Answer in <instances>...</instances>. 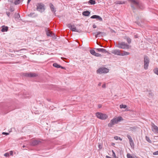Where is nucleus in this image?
Returning a JSON list of instances; mask_svg holds the SVG:
<instances>
[{
    "label": "nucleus",
    "mask_w": 158,
    "mask_h": 158,
    "mask_svg": "<svg viewBox=\"0 0 158 158\" xmlns=\"http://www.w3.org/2000/svg\"><path fill=\"white\" fill-rule=\"evenodd\" d=\"M116 46L119 48L123 49H128L129 48V45L124 42L118 43L117 44Z\"/></svg>",
    "instance_id": "nucleus-3"
},
{
    "label": "nucleus",
    "mask_w": 158,
    "mask_h": 158,
    "mask_svg": "<svg viewBox=\"0 0 158 158\" xmlns=\"http://www.w3.org/2000/svg\"><path fill=\"white\" fill-rule=\"evenodd\" d=\"M112 152L113 153L112 156L114 157V158H118V157H116V156L115 155V152L113 150H112Z\"/></svg>",
    "instance_id": "nucleus-33"
},
{
    "label": "nucleus",
    "mask_w": 158,
    "mask_h": 158,
    "mask_svg": "<svg viewBox=\"0 0 158 158\" xmlns=\"http://www.w3.org/2000/svg\"><path fill=\"white\" fill-rule=\"evenodd\" d=\"M23 75L26 77H34L37 76V75L35 73H23Z\"/></svg>",
    "instance_id": "nucleus-9"
},
{
    "label": "nucleus",
    "mask_w": 158,
    "mask_h": 158,
    "mask_svg": "<svg viewBox=\"0 0 158 158\" xmlns=\"http://www.w3.org/2000/svg\"><path fill=\"white\" fill-rule=\"evenodd\" d=\"M14 0H8V2L11 3H13Z\"/></svg>",
    "instance_id": "nucleus-44"
},
{
    "label": "nucleus",
    "mask_w": 158,
    "mask_h": 158,
    "mask_svg": "<svg viewBox=\"0 0 158 158\" xmlns=\"http://www.w3.org/2000/svg\"><path fill=\"white\" fill-rule=\"evenodd\" d=\"M96 114L98 118L102 120L105 119L108 117V116L106 114L100 112H97Z\"/></svg>",
    "instance_id": "nucleus-5"
},
{
    "label": "nucleus",
    "mask_w": 158,
    "mask_h": 158,
    "mask_svg": "<svg viewBox=\"0 0 158 158\" xmlns=\"http://www.w3.org/2000/svg\"><path fill=\"white\" fill-rule=\"evenodd\" d=\"M53 66L54 67L57 68H60V65H59L57 63H53Z\"/></svg>",
    "instance_id": "nucleus-22"
},
{
    "label": "nucleus",
    "mask_w": 158,
    "mask_h": 158,
    "mask_svg": "<svg viewBox=\"0 0 158 158\" xmlns=\"http://www.w3.org/2000/svg\"><path fill=\"white\" fill-rule=\"evenodd\" d=\"M112 54L118 56H121V51L118 49H114L111 51Z\"/></svg>",
    "instance_id": "nucleus-12"
},
{
    "label": "nucleus",
    "mask_w": 158,
    "mask_h": 158,
    "mask_svg": "<svg viewBox=\"0 0 158 158\" xmlns=\"http://www.w3.org/2000/svg\"><path fill=\"white\" fill-rule=\"evenodd\" d=\"M23 148H25V146H24V145H23Z\"/></svg>",
    "instance_id": "nucleus-55"
},
{
    "label": "nucleus",
    "mask_w": 158,
    "mask_h": 158,
    "mask_svg": "<svg viewBox=\"0 0 158 158\" xmlns=\"http://www.w3.org/2000/svg\"><path fill=\"white\" fill-rule=\"evenodd\" d=\"M101 82H99V83L98 84V86H101Z\"/></svg>",
    "instance_id": "nucleus-50"
},
{
    "label": "nucleus",
    "mask_w": 158,
    "mask_h": 158,
    "mask_svg": "<svg viewBox=\"0 0 158 158\" xmlns=\"http://www.w3.org/2000/svg\"><path fill=\"white\" fill-rule=\"evenodd\" d=\"M93 28H95L96 27V26L95 24H94L93 25Z\"/></svg>",
    "instance_id": "nucleus-47"
},
{
    "label": "nucleus",
    "mask_w": 158,
    "mask_h": 158,
    "mask_svg": "<svg viewBox=\"0 0 158 158\" xmlns=\"http://www.w3.org/2000/svg\"><path fill=\"white\" fill-rule=\"evenodd\" d=\"M118 138L119 137L117 136H115L114 137V139L116 140H118Z\"/></svg>",
    "instance_id": "nucleus-40"
},
{
    "label": "nucleus",
    "mask_w": 158,
    "mask_h": 158,
    "mask_svg": "<svg viewBox=\"0 0 158 158\" xmlns=\"http://www.w3.org/2000/svg\"><path fill=\"white\" fill-rule=\"evenodd\" d=\"M67 25V27L72 31L79 32V31L77 29L76 27L74 25H72L70 23H69Z\"/></svg>",
    "instance_id": "nucleus-8"
},
{
    "label": "nucleus",
    "mask_w": 158,
    "mask_h": 158,
    "mask_svg": "<svg viewBox=\"0 0 158 158\" xmlns=\"http://www.w3.org/2000/svg\"><path fill=\"white\" fill-rule=\"evenodd\" d=\"M122 52H121V56H124L128 55L130 54V53L126 52L125 51H122Z\"/></svg>",
    "instance_id": "nucleus-20"
},
{
    "label": "nucleus",
    "mask_w": 158,
    "mask_h": 158,
    "mask_svg": "<svg viewBox=\"0 0 158 158\" xmlns=\"http://www.w3.org/2000/svg\"><path fill=\"white\" fill-rule=\"evenodd\" d=\"M106 33L103 32L98 31L97 32V34L95 35V37L96 38H97L98 36H103L106 35Z\"/></svg>",
    "instance_id": "nucleus-13"
},
{
    "label": "nucleus",
    "mask_w": 158,
    "mask_h": 158,
    "mask_svg": "<svg viewBox=\"0 0 158 158\" xmlns=\"http://www.w3.org/2000/svg\"><path fill=\"white\" fill-rule=\"evenodd\" d=\"M49 6L51 10V11L54 13V15H56V8L54 7L52 3H50L49 4Z\"/></svg>",
    "instance_id": "nucleus-14"
},
{
    "label": "nucleus",
    "mask_w": 158,
    "mask_h": 158,
    "mask_svg": "<svg viewBox=\"0 0 158 158\" xmlns=\"http://www.w3.org/2000/svg\"><path fill=\"white\" fill-rule=\"evenodd\" d=\"M109 72V69L105 67L100 68L97 70V73H108Z\"/></svg>",
    "instance_id": "nucleus-6"
},
{
    "label": "nucleus",
    "mask_w": 158,
    "mask_h": 158,
    "mask_svg": "<svg viewBox=\"0 0 158 158\" xmlns=\"http://www.w3.org/2000/svg\"><path fill=\"white\" fill-rule=\"evenodd\" d=\"M10 10L11 12H13L14 10V9L13 7H10Z\"/></svg>",
    "instance_id": "nucleus-37"
},
{
    "label": "nucleus",
    "mask_w": 158,
    "mask_h": 158,
    "mask_svg": "<svg viewBox=\"0 0 158 158\" xmlns=\"http://www.w3.org/2000/svg\"><path fill=\"white\" fill-rule=\"evenodd\" d=\"M90 52L92 55H93L94 56V55L95 54V53H96L95 51L94 50H93V49L90 50Z\"/></svg>",
    "instance_id": "nucleus-27"
},
{
    "label": "nucleus",
    "mask_w": 158,
    "mask_h": 158,
    "mask_svg": "<svg viewBox=\"0 0 158 158\" xmlns=\"http://www.w3.org/2000/svg\"><path fill=\"white\" fill-rule=\"evenodd\" d=\"M4 156L6 157H8L9 156V154L8 153H6L4 154Z\"/></svg>",
    "instance_id": "nucleus-35"
},
{
    "label": "nucleus",
    "mask_w": 158,
    "mask_h": 158,
    "mask_svg": "<svg viewBox=\"0 0 158 158\" xmlns=\"http://www.w3.org/2000/svg\"><path fill=\"white\" fill-rule=\"evenodd\" d=\"M106 158H112L111 157H110L108 156H106Z\"/></svg>",
    "instance_id": "nucleus-49"
},
{
    "label": "nucleus",
    "mask_w": 158,
    "mask_h": 158,
    "mask_svg": "<svg viewBox=\"0 0 158 158\" xmlns=\"http://www.w3.org/2000/svg\"><path fill=\"white\" fill-rule=\"evenodd\" d=\"M96 51L99 52H102V53H107L109 54H110V53H109L104 48H97Z\"/></svg>",
    "instance_id": "nucleus-17"
},
{
    "label": "nucleus",
    "mask_w": 158,
    "mask_h": 158,
    "mask_svg": "<svg viewBox=\"0 0 158 158\" xmlns=\"http://www.w3.org/2000/svg\"><path fill=\"white\" fill-rule=\"evenodd\" d=\"M123 120V118L121 116L114 118L111 120L110 123L108 124V126L109 127H112L113 125L116 124L118 122Z\"/></svg>",
    "instance_id": "nucleus-2"
},
{
    "label": "nucleus",
    "mask_w": 158,
    "mask_h": 158,
    "mask_svg": "<svg viewBox=\"0 0 158 158\" xmlns=\"http://www.w3.org/2000/svg\"><path fill=\"white\" fill-rule=\"evenodd\" d=\"M98 148H99V149H101V148H102V145H101L100 144H99L98 146Z\"/></svg>",
    "instance_id": "nucleus-41"
},
{
    "label": "nucleus",
    "mask_w": 158,
    "mask_h": 158,
    "mask_svg": "<svg viewBox=\"0 0 158 158\" xmlns=\"http://www.w3.org/2000/svg\"><path fill=\"white\" fill-rule=\"evenodd\" d=\"M135 38H138V35H135Z\"/></svg>",
    "instance_id": "nucleus-52"
},
{
    "label": "nucleus",
    "mask_w": 158,
    "mask_h": 158,
    "mask_svg": "<svg viewBox=\"0 0 158 158\" xmlns=\"http://www.w3.org/2000/svg\"><path fill=\"white\" fill-rule=\"evenodd\" d=\"M153 71L154 72V73L156 74L157 75H158V68H156Z\"/></svg>",
    "instance_id": "nucleus-26"
},
{
    "label": "nucleus",
    "mask_w": 158,
    "mask_h": 158,
    "mask_svg": "<svg viewBox=\"0 0 158 158\" xmlns=\"http://www.w3.org/2000/svg\"><path fill=\"white\" fill-rule=\"evenodd\" d=\"M13 153V152L12 151H10V155H12Z\"/></svg>",
    "instance_id": "nucleus-46"
},
{
    "label": "nucleus",
    "mask_w": 158,
    "mask_h": 158,
    "mask_svg": "<svg viewBox=\"0 0 158 158\" xmlns=\"http://www.w3.org/2000/svg\"><path fill=\"white\" fill-rule=\"evenodd\" d=\"M91 19H98L99 21H102V18L99 15H93L91 17Z\"/></svg>",
    "instance_id": "nucleus-15"
},
{
    "label": "nucleus",
    "mask_w": 158,
    "mask_h": 158,
    "mask_svg": "<svg viewBox=\"0 0 158 158\" xmlns=\"http://www.w3.org/2000/svg\"><path fill=\"white\" fill-rule=\"evenodd\" d=\"M63 58H63V57H61V59H63Z\"/></svg>",
    "instance_id": "nucleus-57"
},
{
    "label": "nucleus",
    "mask_w": 158,
    "mask_h": 158,
    "mask_svg": "<svg viewBox=\"0 0 158 158\" xmlns=\"http://www.w3.org/2000/svg\"><path fill=\"white\" fill-rule=\"evenodd\" d=\"M44 5L42 3H38L37 5L36 9L39 11L42 12H44L45 10L44 8Z\"/></svg>",
    "instance_id": "nucleus-7"
},
{
    "label": "nucleus",
    "mask_w": 158,
    "mask_h": 158,
    "mask_svg": "<svg viewBox=\"0 0 158 158\" xmlns=\"http://www.w3.org/2000/svg\"><path fill=\"white\" fill-rule=\"evenodd\" d=\"M126 40L128 44H130L131 43V39L130 38L127 37Z\"/></svg>",
    "instance_id": "nucleus-31"
},
{
    "label": "nucleus",
    "mask_w": 158,
    "mask_h": 158,
    "mask_svg": "<svg viewBox=\"0 0 158 158\" xmlns=\"http://www.w3.org/2000/svg\"><path fill=\"white\" fill-rule=\"evenodd\" d=\"M144 59V68L147 70L148 68L149 64L150 62L149 58L146 55H144L143 56Z\"/></svg>",
    "instance_id": "nucleus-4"
},
{
    "label": "nucleus",
    "mask_w": 158,
    "mask_h": 158,
    "mask_svg": "<svg viewBox=\"0 0 158 158\" xmlns=\"http://www.w3.org/2000/svg\"><path fill=\"white\" fill-rule=\"evenodd\" d=\"M151 126L152 127V131L155 133L157 132L158 131V127L157 126H156L153 123H152Z\"/></svg>",
    "instance_id": "nucleus-11"
},
{
    "label": "nucleus",
    "mask_w": 158,
    "mask_h": 158,
    "mask_svg": "<svg viewBox=\"0 0 158 158\" xmlns=\"http://www.w3.org/2000/svg\"><path fill=\"white\" fill-rule=\"evenodd\" d=\"M60 68H61V69H65V68L64 67H62L61 66H60Z\"/></svg>",
    "instance_id": "nucleus-48"
},
{
    "label": "nucleus",
    "mask_w": 158,
    "mask_h": 158,
    "mask_svg": "<svg viewBox=\"0 0 158 158\" xmlns=\"http://www.w3.org/2000/svg\"><path fill=\"white\" fill-rule=\"evenodd\" d=\"M41 142V141L38 140H33L30 142V144L33 146H35Z\"/></svg>",
    "instance_id": "nucleus-10"
},
{
    "label": "nucleus",
    "mask_w": 158,
    "mask_h": 158,
    "mask_svg": "<svg viewBox=\"0 0 158 158\" xmlns=\"http://www.w3.org/2000/svg\"><path fill=\"white\" fill-rule=\"evenodd\" d=\"M34 13H30L29 15V16H32V15L33 14H34Z\"/></svg>",
    "instance_id": "nucleus-45"
},
{
    "label": "nucleus",
    "mask_w": 158,
    "mask_h": 158,
    "mask_svg": "<svg viewBox=\"0 0 158 158\" xmlns=\"http://www.w3.org/2000/svg\"><path fill=\"white\" fill-rule=\"evenodd\" d=\"M20 16L18 14H17L15 16V18H19L20 17Z\"/></svg>",
    "instance_id": "nucleus-39"
},
{
    "label": "nucleus",
    "mask_w": 158,
    "mask_h": 158,
    "mask_svg": "<svg viewBox=\"0 0 158 158\" xmlns=\"http://www.w3.org/2000/svg\"><path fill=\"white\" fill-rule=\"evenodd\" d=\"M115 3L116 4H124L125 3V2L123 1H118L116 2Z\"/></svg>",
    "instance_id": "nucleus-21"
},
{
    "label": "nucleus",
    "mask_w": 158,
    "mask_h": 158,
    "mask_svg": "<svg viewBox=\"0 0 158 158\" xmlns=\"http://www.w3.org/2000/svg\"><path fill=\"white\" fill-rule=\"evenodd\" d=\"M127 136L128 138V139L129 141L131 140H132L131 137L130 136V135H127Z\"/></svg>",
    "instance_id": "nucleus-34"
},
{
    "label": "nucleus",
    "mask_w": 158,
    "mask_h": 158,
    "mask_svg": "<svg viewBox=\"0 0 158 158\" xmlns=\"http://www.w3.org/2000/svg\"><path fill=\"white\" fill-rule=\"evenodd\" d=\"M2 29L1 31L2 32L7 31H8V27L7 26H3L2 27Z\"/></svg>",
    "instance_id": "nucleus-18"
},
{
    "label": "nucleus",
    "mask_w": 158,
    "mask_h": 158,
    "mask_svg": "<svg viewBox=\"0 0 158 158\" xmlns=\"http://www.w3.org/2000/svg\"><path fill=\"white\" fill-rule=\"evenodd\" d=\"M131 2V6L132 10H134L136 8L142 9L143 8V5L138 0H128Z\"/></svg>",
    "instance_id": "nucleus-1"
},
{
    "label": "nucleus",
    "mask_w": 158,
    "mask_h": 158,
    "mask_svg": "<svg viewBox=\"0 0 158 158\" xmlns=\"http://www.w3.org/2000/svg\"><path fill=\"white\" fill-rule=\"evenodd\" d=\"M129 143L131 147H132L133 146H134V143L132 139L130 141Z\"/></svg>",
    "instance_id": "nucleus-30"
},
{
    "label": "nucleus",
    "mask_w": 158,
    "mask_h": 158,
    "mask_svg": "<svg viewBox=\"0 0 158 158\" xmlns=\"http://www.w3.org/2000/svg\"><path fill=\"white\" fill-rule=\"evenodd\" d=\"M153 155H158V151L153 152Z\"/></svg>",
    "instance_id": "nucleus-36"
},
{
    "label": "nucleus",
    "mask_w": 158,
    "mask_h": 158,
    "mask_svg": "<svg viewBox=\"0 0 158 158\" xmlns=\"http://www.w3.org/2000/svg\"><path fill=\"white\" fill-rule=\"evenodd\" d=\"M90 12H89V11L88 10L84 11L82 13V15H83L86 16H89V15H90Z\"/></svg>",
    "instance_id": "nucleus-19"
},
{
    "label": "nucleus",
    "mask_w": 158,
    "mask_h": 158,
    "mask_svg": "<svg viewBox=\"0 0 158 158\" xmlns=\"http://www.w3.org/2000/svg\"><path fill=\"white\" fill-rule=\"evenodd\" d=\"M21 0H15L14 2V4L15 5L19 4Z\"/></svg>",
    "instance_id": "nucleus-24"
},
{
    "label": "nucleus",
    "mask_w": 158,
    "mask_h": 158,
    "mask_svg": "<svg viewBox=\"0 0 158 158\" xmlns=\"http://www.w3.org/2000/svg\"><path fill=\"white\" fill-rule=\"evenodd\" d=\"M31 0H28L27 1V3L28 4L31 1Z\"/></svg>",
    "instance_id": "nucleus-51"
},
{
    "label": "nucleus",
    "mask_w": 158,
    "mask_h": 158,
    "mask_svg": "<svg viewBox=\"0 0 158 158\" xmlns=\"http://www.w3.org/2000/svg\"><path fill=\"white\" fill-rule=\"evenodd\" d=\"M94 56L97 57H101L102 55L96 52L95 54L94 55Z\"/></svg>",
    "instance_id": "nucleus-32"
},
{
    "label": "nucleus",
    "mask_w": 158,
    "mask_h": 158,
    "mask_svg": "<svg viewBox=\"0 0 158 158\" xmlns=\"http://www.w3.org/2000/svg\"><path fill=\"white\" fill-rule=\"evenodd\" d=\"M127 106L125 105L121 104L120 105V108H126L127 107Z\"/></svg>",
    "instance_id": "nucleus-28"
},
{
    "label": "nucleus",
    "mask_w": 158,
    "mask_h": 158,
    "mask_svg": "<svg viewBox=\"0 0 158 158\" xmlns=\"http://www.w3.org/2000/svg\"><path fill=\"white\" fill-rule=\"evenodd\" d=\"M88 3L91 5H94L95 4L96 2L94 0H90L89 1Z\"/></svg>",
    "instance_id": "nucleus-23"
},
{
    "label": "nucleus",
    "mask_w": 158,
    "mask_h": 158,
    "mask_svg": "<svg viewBox=\"0 0 158 158\" xmlns=\"http://www.w3.org/2000/svg\"><path fill=\"white\" fill-rule=\"evenodd\" d=\"M102 87L103 88H105L106 87V84H104L102 86Z\"/></svg>",
    "instance_id": "nucleus-43"
},
{
    "label": "nucleus",
    "mask_w": 158,
    "mask_h": 158,
    "mask_svg": "<svg viewBox=\"0 0 158 158\" xmlns=\"http://www.w3.org/2000/svg\"><path fill=\"white\" fill-rule=\"evenodd\" d=\"M45 31L46 32L47 36H52V33L50 31L48 28L45 27Z\"/></svg>",
    "instance_id": "nucleus-16"
},
{
    "label": "nucleus",
    "mask_w": 158,
    "mask_h": 158,
    "mask_svg": "<svg viewBox=\"0 0 158 158\" xmlns=\"http://www.w3.org/2000/svg\"><path fill=\"white\" fill-rule=\"evenodd\" d=\"M98 107L99 108H100L101 107V106H100V105H98Z\"/></svg>",
    "instance_id": "nucleus-54"
},
{
    "label": "nucleus",
    "mask_w": 158,
    "mask_h": 158,
    "mask_svg": "<svg viewBox=\"0 0 158 158\" xmlns=\"http://www.w3.org/2000/svg\"><path fill=\"white\" fill-rule=\"evenodd\" d=\"M146 139L149 143H152L151 140L148 137L146 136Z\"/></svg>",
    "instance_id": "nucleus-25"
},
{
    "label": "nucleus",
    "mask_w": 158,
    "mask_h": 158,
    "mask_svg": "<svg viewBox=\"0 0 158 158\" xmlns=\"http://www.w3.org/2000/svg\"><path fill=\"white\" fill-rule=\"evenodd\" d=\"M6 13L7 15L8 16V17H9L10 15V13L9 12H6Z\"/></svg>",
    "instance_id": "nucleus-42"
},
{
    "label": "nucleus",
    "mask_w": 158,
    "mask_h": 158,
    "mask_svg": "<svg viewBox=\"0 0 158 158\" xmlns=\"http://www.w3.org/2000/svg\"><path fill=\"white\" fill-rule=\"evenodd\" d=\"M127 158H135L134 157L131 156L129 153L127 154Z\"/></svg>",
    "instance_id": "nucleus-29"
},
{
    "label": "nucleus",
    "mask_w": 158,
    "mask_h": 158,
    "mask_svg": "<svg viewBox=\"0 0 158 158\" xmlns=\"http://www.w3.org/2000/svg\"><path fill=\"white\" fill-rule=\"evenodd\" d=\"M136 23H137L138 25H139V24L137 22H135Z\"/></svg>",
    "instance_id": "nucleus-56"
},
{
    "label": "nucleus",
    "mask_w": 158,
    "mask_h": 158,
    "mask_svg": "<svg viewBox=\"0 0 158 158\" xmlns=\"http://www.w3.org/2000/svg\"><path fill=\"white\" fill-rule=\"evenodd\" d=\"M2 134L3 135H7L9 134V133H7V132H3L2 133Z\"/></svg>",
    "instance_id": "nucleus-38"
},
{
    "label": "nucleus",
    "mask_w": 158,
    "mask_h": 158,
    "mask_svg": "<svg viewBox=\"0 0 158 158\" xmlns=\"http://www.w3.org/2000/svg\"><path fill=\"white\" fill-rule=\"evenodd\" d=\"M118 139L120 140H122V139L119 137Z\"/></svg>",
    "instance_id": "nucleus-53"
}]
</instances>
